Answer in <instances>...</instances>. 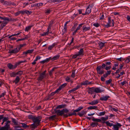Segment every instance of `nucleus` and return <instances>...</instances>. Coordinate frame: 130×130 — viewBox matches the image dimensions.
<instances>
[{
    "label": "nucleus",
    "instance_id": "obj_16",
    "mask_svg": "<svg viewBox=\"0 0 130 130\" xmlns=\"http://www.w3.org/2000/svg\"><path fill=\"white\" fill-rule=\"evenodd\" d=\"M56 115H53L49 117L48 118L50 120H53L57 119V118L56 117Z\"/></svg>",
    "mask_w": 130,
    "mask_h": 130
},
{
    "label": "nucleus",
    "instance_id": "obj_1",
    "mask_svg": "<svg viewBox=\"0 0 130 130\" xmlns=\"http://www.w3.org/2000/svg\"><path fill=\"white\" fill-rule=\"evenodd\" d=\"M55 113H57L58 116H63L65 118H67L68 116H71L73 115H76L75 112H74L73 113H69V110L67 108L63 109L62 110H55Z\"/></svg>",
    "mask_w": 130,
    "mask_h": 130
},
{
    "label": "nucleus",
    "instance_id": "obj_64",
    "mask_svg": "<svg viewBox=\"0 0 130 130\" xmlns=\"http://www.w3.org/2000/svg\"><path fill=\"white\" fill-rule=\"evenodd\" d=\"M0 130H6V129L4 127H1Z\"/></svg>",
    "mask_w": 130,
    "mask_h": 130
},
{
    "label": "nucleus",
    "instance_id": "obj_7",
    "mask_svg": "<svg viewBox=\"0 0 130 130\" xmlns=\"http://www.w3.org/2000/svg\"><path fill=\"white\" fill-rule=\"evenodd\" d=\"M122 125L119 123H117L116 124H115L113 128V129L114 130H118L119 127H121Z\"/></svg>",
    "mask_w": 130,
    "mask_h": 130
},
{
    "label": "nucleus",
    "instance_id": "obj_5",
    "mask_svg": "<svg viewBox=\"0 0 130 130\" xmlns=\"http://www.w3.org/2000/svg\"><path fill=\"white\" fill-rule=\"evenodd\" d=\"M46 75H45L41 73H40L39 77L37 78V79L39 82L42 81L43 79L46 77Z\"/></svg>",
    "mask_w": 130,
    "mask_h": 130
},
{
    "label": "nucleus",
    "instance_id": "obj_54",
    "mask_svg": "<svg viewBox=\"0 0 130 130\" xmlns=\"http://www.w3.org/2000/svg\"><path fill=\"white\" fill-rule=\"evenodd\" d=\"M58 67H55L53 68L50 71L52 73L55 70L57 69L58 68Z\"/></svg>",
    "mask_w": 130,
    "mask_h": 130
},
{
    "label": "nucleus",
    "instance_id": "obj_61",
    "mask_svg": "<svg viewBox=\"0 0 130 130\" xmlns=\"http://www.w3.org/2000/svg\"><path fill=\"white\" fill-rule=\"evenodd\" d=\"M79 56L77 54L74 55L72 57L73 58L75 59L76 58L77 56Z\"/></svg>",
    "mask_w": 130,
    "mask_h": 130
},
{
    "label": "nucleus",
    "instance_id": "obj_49",
    "mask_svg": "<svg viewBox=\"0 0 130 130\" xmlns=\"http://www.w3.org/2000/svg\"><path fill=\"white\" fill-rule=\"evenodd\" d=\"M23 73V72L21 71H18V72L16 73V74L17 75H19L20 76Z\"/></svg>",
    "mask_w": 130,
    "mask_h": 130
},
{
    "label": "nucleus",
    "instance_id": "obj_38",
    "mask_svg": "<svg viewBox=\"0 0 130 130\" xmlns=\"http://www.w3.org/2000/svg\"><path fill=\"white\" fill-rule=\"evenodd\" d=\"M108 116H106L105 118L102 117L101 118V119L102 121H106L108 119Z\"/></svg>",
    "mask_w": 130,
    "mask_h": 130
},
{
    "label": "nucleus",
    "instance_id": "obj_52",
    "mask_svg": "<svg viewBox=\"0 0 130 130\" xmlns=\"http://www.w3.org/2000/svg\"><path fill=\"white\" fill-rule=\"evenodd\" d=\"M75 70H73L72 71V74L71 75V77H75Z\"/></svg>",
    "mask_w": 130,
    "mask_h": 130
},
{
    "label": "nucleus",
    "instance_id": "obj_43",
    "mask_svg": "<svg viewBox=\"0 0 130 130\" xmlns=\"http://www.w3.org/2000/svg\"><path fill=\"white\" fill-rule=\"evenodd\" d=\"M27 38H28L27 37H25L23 38H21V39H18L17 40V42H18V41H19L25 40L26 39H27Z\"/></svg>",
    "mask_w": 130,
    "mask_h": 130
},
{
    "label": "nucleus",
    "instance_id": "obj_9",
    "mask_svg": "<svg viewBox=\"0 0 130 130\" xmlns=\"http://www.w3.org/2000/svg\"><path fill=\"white\" fill-rule=\"evenodd\" d=\"M94 87H92L89 88L88 90V92L89 93L92 94H93L94 92H95Z\"/></svg>",
    "mask_w": 130,
    "mask_h": 130
},
{
    "label": "nucleus",
    "instance_id": "obj_19",
    "mask_svg": "<svg viewBox=\"0 0 130 130\" xmlns=\"http://www.w3.org/2000/svg\"><path fill=\"white\" fill-rule=\"evenodd\" d=\"M67 24L66 23L64 25V28L62 30V32H63V34H64L66 33L67 31Z\"/></svg>",
    "mask_w": 130,
    "mask_h": 130
},
{
    "label": "nucleus",
    "instance_id": "obj_27",
    "mask_svg": "<svg viewBox=\"0 0 130 130\" xmlns=\"http://www.w3.org/2000/svg\"><path fill=\"white\" fill-rule=\"evenodd\" d=\"M83 48H81L79 51L78 52V54H77V55L79 56L82 55H83Z\"/></svg>",
    "mask_w": 130,
    "mask_h": 130
},
{
    "label": "nucleus",
    "instance_id": "obj_47",
    "mask_svg": "<svg viewBox=\"0 0 130 130\" xmlns=\"http://www.w3.org/2000/svg\"><path fill=\"white\" fill-rule=\"evenodd\" d=\"M104 63L105 64V65H106V66H108L110 65V64H111V63L110 62L107 61L105 62Z\"/></svg>",
    "mask_w": 130,
    "mask_h": 130
},
{
    "label": "nucleus",
    "instance_id": "obj_3",
    "mask_svg": "<svg viewBox=\"0 0 130 130\" xmlns=\"http://www.w3.org/2000/svg\"><path fill=\"white\" fill-rule=\"evenodd\" d=\"M111 23H112V25H111V26H113L114 25V22L113 20L111 19V17H108V21L107 23V25H104V27L105 28H108L109 27H110L111 26L110 25V24Z\"/></svg>",
    "mask_w": 130,
    "mask_h": 130
},
{
    "label": "nucleus",
    "instance_id": "obj_6",
    "mask_svg": "<svg viewBox=\"0 0 130 130\" xmlns=\"http://www.w3.org/2000/svg\"><path fill=\"white\" fill-rule=\"evenodd\" d=\"M106 67V65L104 63H102V66H99L97 67L96 68V70L99 71L102 69H105Z\"/></svg>",
    "mask_w": 130,
    "mask_h": 130
},
{
    "label": "nucleus",
    "instance_id": "obj_40",
    "mask_svg": "<svg viewBox=\"0 0 130 130\" xmlns=\"http://www.w3.org/2000/svg\"><path fill=\"white\" fill-rule=\"evenodd\" d=\"M49 30H48L47 31L45 32H44V33L41 34V36H45L47 35L49 33Z\"/></svg>",
    "mask_w": 130,
    "mask_h": 130
},
{
    "label": "nucleus",
    "instance_id": "obj_17",
    "mask_svg": "<svg viewBox=\"0 0 130 130\" xmlns=\"http://www.w3.org/2000/svg\"><path fill=\"white\" fill-rule=\"evenodd\" d=\"M38 125L37 124L34 123L31 124L30 125V127L31 128L35 129L37 128Z\"/></svg>",
    "mask_w": 130,
    "mask_h": 130
},
{
    "label": "nucleus",
    "instance_id": "obj_12",
    "mask_svg": "<svg viewBox=\"0 0 130 130\" xmlns=\"http://www.w3.org/2000/svg\"><path fill=\"white\" fill-rule=\"evenodd\" d=\"M92 84L91 82H89L88 80H86L85 81L81 83V85H90Z\"/></svg>",
    "mask_w": 130,
    "mask_h": 130
},
{
    "label": "nucleus",
    "instance_id": "obj_46",
    "mask_svg": "<svg viewBox=\"0 0 130 130\" xmlns=\"http://www.w3.org/2000/svg\"><path fill=\"white\" fill-rule=\"evenodd\" d=\"M34 50L33 49L32 50H29L27 51V52L28 54H31L34 51Z\"/></svg>",
    "mask_w": 130,
    "mask_h": 130
},
{
    "label": "nucleus",
    "instance_id": "obj_34",
    "mask_svg": "<svg viewBox=\"0 0 130 130\" xmlns=\"http://www.w3.org/2000/svg\"><path fill=\"white\" fill-rule=\"evenodd\" d=\"M17 74L14 72H12L10 74V76L11 77H15Z\"/></svg>",
    "mask_w": 130,
    "mask_h": 130
},
{
    "label": "nucleus",
    "instance_id": "obj_44",
    "mask_svg": "<svg viewBox=\"0 0 130 130\" xmlns=\"http://www.w3.org/2000/svg\"><path fill=\"white\" fill-rule=\"evenodd\" d=\"M93 25L96 27H98L100 26V24L99 23H94L93 24Z\"/></svg>",
    "mask_w": 130,
    "mask_h": 130
},
{
    "label": "nucleus",
    "instance_id": "obj_58",
    "mask_svg": "<svg viewBox=\"0 0 130 130\" xmlns=\"http://www.w3.org/2000/svg\"><path fill=\"white\" fill-rule=\"evenodd\" d=\"M20 13H21L22 14H24L25 13H26V10H25L24 11L22 10V11H20Z\"/></svg>",
    "mask_w": 130,
    "mask_h": 130
},
{
    "label": "nucleus",
    "instance_id": "obj_22",
    "mask_svg": "<svg viewBox=\"0 0 130 130\" xmlns=\"http://www.w3.org/2000/svg\"><path fill=\"white\" fill-rule=\"evenodd\" d=\"M7 67L8 68L11 70H13L14 69L13 68V65L12 64L10 63H8L7 65Z\"/></svg>",
    "mask_w": 130,
    "mask_h": 130
},
{
    "label": "nucleus",
    "instance_id": "obj_8",
    "mask_svg": "<svg viewBox=\"0 0 130 130\" xmlns=\"http://www.w3.org/2000/svg\"><path fill=\"white\" fill-rule=\"evenodd\" d=\"M110 96H103L102 97H101L100 98V100L101 101H107L108 99L109 98Z\"/></svg>",
    "mask_w": 130,
    "mask_h": 130
},
{
    "label": "nucleus",
    "instance_id": "obj_35",
    "mask_svg": "<svg viewBox=\"0 0 130 130\" xmlns=\"http://www.w3.org/2000/svg\"><path fill=\"white\" fill-rule=\"evenodd\" d=\"M67 84L66 83L60 86L59 87V88H60V89L61 90L62 88L64 87Z\"/></svg>",
    "mask_w": 130,
    "mask_h": 130
},
{
    "label": "nucleus",
    "instance_id": "obj_18",
    "mask_svg": "<svg viewBox=\"0 0 130 130\" xmlns=\"http://www.w3.org/2000/svg\"><path fill=\"white\" fill-rule=\"evenodd\" d=\"M20 78L18 76H17L15 79L14 81H13V83H14L15 84H17L20 81Z\"/></svg>",
    "mask_w": 130,
    "mask_h": 130
},
{
    "label": "nucleus",
    "instance_id": "obj_15",
    "mask_svg": "<svg viewBox=\"0 0 130 130\" xmlns=\"http://www.w3.org/2000/svg\"><path fill=\"white\" fill-rule=\"evenodd\" d=\"M99 103V101L98 100H94L91 102H89L88 104L89 105H92L96 104Z\"/></svg>",
    "mask_w": 130,
    "mask_h": 130
},
{
    "label": "nucleus",
    "instance_id": "obj_57",
    "mask_svg": "<svg viewBox=\"0 0 130 130\" xmlns=\"http://www.w3.org/2000/svg\"><path fill=\"white\" fill-rule=\"evenodd\" d=\"M51 11V10L50 9H47L45 10V13H50Z\"/></svg>",
    "mask_w": 130,
    "mask_h": 130
},
{
    "label": "nucleus",
    "instance_id": "obj_53",
    "mask_svg": "<svg viewBox=\"0 0 130 130\" xmlns=\"http://www.w3.org/2000/svg\"><path fill=\"white\" fill-rule=\"evenodd\" d=\"M124 64V63H122V64H120V68H119L120 70H122V69L123 67Z\"/></svg>",
    "mask_w": 130,
    "mask_h": 130
},
{
    "label": "nucleus",
    "instance_id": "obj_25",
    "mask_svg": "<svg viewBox=\"0 0 130 130\" xmlns=\"http://www.w3.org/2000/svg\"><path fill=\"white\" fill-rule=\"evenodd\" d=\"M59 57V55H57L56 56H55L53 57V58H51V60L53 61L55 60H57L58 59Z\"/></svg>",
    "mask_w": 130,
    "mask_h": 130
},
{
    "label": "nucleus",
    "instance_id": "obj_4",
    "mask_svg": "<svg viewBox=\"0 0 130 130\" xmlns=\"http://www.w3.org/2000/svg\"><path fill=\"white\" fill-rule=\"evenodd\" d=\"M19 47H17L15 49L12 50H9V53H10L16 54L19 51Z\"/></svg>",
    "mask_w": 130,
    "mask_h": 130
},
{
    "label": "nucleus",
    "instance_id": "obj_45",
    "mask_svg": "<svg viewBox=\"0 0 130 130\" xmlns=\"http://www.w3.org/2000/svg\"><path fill=\"white\" fill-rule=\"evenodd\" d=\"M83 23L81 24L78 25V26L77 27L76 29L77 30H78L80 28L82 27V25H83Z\"/></svg>",
    "mask_w": 130,
    "mask_h": 130
},
{
    "label": "nucleus",
    "instance_id": "obj_42",
    "mask_svg": "<svg viewBox=\"0 0 130 130\" xmlns=\"http://www.w3.org/2000/svg\"><path fill=\"white\" fill-rule=\"evenodd\" d=\"M110 107L111 108V110L112 111L113 110V111H115L116 112H117L118 110V109H116L112 107L111 106H110Z\"/></svg>",
    "mask_w": 130,
    "mask_h": 130
},
{
    "label": "nucleus",
    "instance_id": "obj_51",
    "mask_svg": "<svg viewBox=\"0 0 130 130\" xmlns=\"http://www.w3.org/2000/svg\"><path fill=\"white\" fill-rule=\"evenodd\" d=\"M43 4V3H37L35 4V6H37V7H39L40 6H42Z\"/></svg>",
    "mask_w": 130,
    "mask_h": 130
},
{
    "label": "nucleus",
    "instance_id": "obj_48",
    "mask_svg": "<svg viewBox=\"0 0 130 130\" xmlns=\"http://www.w3.org/2000/svg\"><path fill=\"white\" fill-rule=\"evenodd\" d=\"M105 113V112L104 111L103 112H100L99 113V115H98V116H102L104 115Z\"/></svg>",
    "mask_w": 130,
    "mask_h": 130
},
{
    "label": "nucleus",
    "instance_id": "obj_63",
    "mask_svg": "<svg viewBox=\"0 0 130 130\" xmlns=\"http://www.w3.org/2000/svg\"><path fill=\"white\" fill-rule=\"evenodd\" d=\"M111 123L109 122L108 121H107L106 122V125L107 126H110Z\"/></svg>",
    "mask_w": 130,
    "mask_h": 130
},
{
    "label": "nucleus",
    "instance_id": "obj_23",
    "mask_svg": "<svg viewBox=\"0 0 130 130\" xmlns=\"http://www.w3.org/2000/svg\"><path fill=\"white\" fill-rule=\"evenodd\" d=\"M93 117V118L92 119V120L94 122H101V119H96L94 118Z\"/></svg>",
    "mask_w": 130,
    "mask_h": 130
},
{
    "label": "nucleus",
    "instance_id": "obj_29",
    "mask_svg": "<svg viewBox=\"0 0 130 130\" xmlns=\"http://www.w3.org/2000/svg\"><path fill=\"white\" fill-rule=\"evenodd\" d=\"M104 43L102 42H100L99 43L100 47L102 48L104 45Z\"/></svg>",
    "mask_w": 130,
    "mask_h": 130
},
{
    "label": "nucleus",
    "instance_id": "obj_28",
    "mask_svg": "<svg viewBox=\"0 0 130 130\" xmlns=\"http://www.w3.org/2000/svg\"><path fill=\"white\" fill-rule=\"evenodd\" d=\"M89 6L88 7L86 10V13H87L88 14H89L91 12V9H90L89 7Z\"/></svg>",
    "mask_w": 130,
    "mask_h": 130
},
{
    "label": "nucleus",
    "instance_id": "obj_56",
    "mask_svg": "<svg viewBox=\"0 0 130 130\" xmlns=\"http://www.w3.org/2000/svg\"><path fill=\"white\" fill-rule=\"evenodd\" d=\"M26 45V43H24L22 44H20V46H19L18 47H19L20 50L21 47H23L24 46H25Z\"/></svg>",
    "mask_w": 130,
    "mask_h": 130
},
{
    "label": "nucleus",
    "instance_id": "obj_14",
    "mask_svg": "<svg viewBox=\"0 0 130 130\" xmlns=\"http://www.w3.org/2000/svg\"><path fill=\"white\" fill-rule=\"evenodd\" d=\"M94 91L96 93H100L104 91V90H100V88L94 87Z\"/></svg>",
    "mask_w": 130,
    "mask_h": 130
},
{
    "label": "nucleus",
    "instance_id": "obj_37",
    "mask_svg": "<svg viewBox=\"0 0 130 130\" xmlns=\"http://www.w3.org/2000/svg\"><path fill=\"white\" fill-rule=\"evenodd\" d=\"M51 96L50 95L46 96L44 99V101H47L49 100L51 98Z\"/></svg>",
    "mask_w": 130,
    "mask_h": 130
},
{
    "label": "nucleus",
    "instance_id": "obj_55",
    "mask_svg": "<svg viewBox=\"0 0 130 130\" xmlns=\"http://www.w3.org/2000/svg\"><path fill=\"white\" fill-rule=\"evenodd\" d=\"M48 2L51 3L52 2H56L57 0H47Z\"/></svg>",
    "mask_w": 130,
    "mask_h": 130
},
{
    "label": "nucleus",
    "instance_id": "obj_41",
    "mask_svg": "<svg viewBox=\"0 0 130 130\" xmlns=\"http://www.w3.org/2000/svg\"><path fill=\"white\" fill-rule=\"evenodd\" d=\"M125 61L127 63L130 61V56H129L128 57V58L126 59Z\"/></svg>",
    "mask_w": 130,
    "mask_h": 130
},
{
    "label": "nucleus",
    "instance_id": "obj_21",
    "mask_svg": "<svg viewBox=\"0 0 130 130\" xmlns=\"http://www.w3.org/2000/svg\"><path fill=\"white\" fill-rule=\"evenodd\" d=\"M0 18L1 20H4L6 21H7L8 22L9 21H11V19L9 20L8 18L7 17H0Z\"/></svg>",
    "mask_w": 130,
    "mask_h": 130
},
{
    "label": "nucleus",
    "instance_id": "obj_11",
    "mask_svg": "<svg viewBox=\"0 0 130 130\" xmlns=\"http://www.w3.org/2000/svg\"><path fill=\"white\" fill-rule=\"evenodd\" d=\"M90 29V27H86L85 25L83 27V32L87 31L88 30H89Z\"/></svg>",
    "mask_w": 130,
    "mask_h": 130
},
{
    "label": "nucleus",
    "instance_id": "obj_26",
    "mask_svg": "<svg viewBox=\"0 0 130 130\" xmlns=\"http://www.w3.org/2000/svg\"><path fill=\"white\" fill-rule=\"evenodd\" d=\"M83 108V107H78L77 109L74 110H72L74 112H78L80 111L81 109Z\"/></svg>",
    "mask_w": 130,
    "mask_h": 130
},
{
    "label": "nucleus",
    "instance_id": "obj_50",
    "mask_svg": "<svg viewBox=\"0 0 130 130\" xmlns=\"http://www.w3.org/2000/svg\"><path fill=\"white\" fill-rule=\"evenodd\" d=\"M111 66H106V68H105V69L107 70H109L111 68Z\"/></svg>",
    "mask_w": 130,
    "mask_h": 130
},
{
    "label": "nucleus",
    "instance_id": "obj_24",
    "mask_svg": "<svg viewBox=\"0 0 130 130\" xmlns=\"http://www.w3.org/2000/svg\"><path fill=\"white\" fill-rule=\"evenodd\" d=\"M98 108V107L95 106H90L88 107L87 109H96Z\"/></svg>",
    "mask_w": 130,
    "mask_h": 130
},
{
    "label": "nucleus",
    "instance_id": "obj_39",
    "mask_svg": "<svg viewBox=\"0 0 130 130\" xmlns=\"http://www.w3.org/2000/svg\"><path fill=\"white\" fill-rule=\"evenodd\" d=\"M112 80L111 79H110L108 80H106V85L109 84L111 82Z\"/></svg>",
    "mask_w": 130,
    "mask_h": 130
},
{
    "label": "nucleus",
    "instance_id": "obj_36",
    "mask_svg": "<svg viewBox=\"0 0 130 130\" xmlns=\"http://www.w3.org/2000/svg\"><path fill=\"white\" fill-rule=\"evenodd\" d=\"M12 121L13 123H14V125H16L18 124V123H17L16 121V120L12 118Z\"/></svg>",
    "mask_w": 130,
    "mask_h": 130
},
{
    "label": "nucleus",
    "instance_id": "obj_30",
    "mask_svg": "<svg viewBox=\"0 0 130 130\" xmlns=\"http://www.w3.org/2000/svg\"><path fill=\"white\" fill-rule=\"evenodd\" d=\"M55 43L53 44L52 45H50L48 47V50H51L55 46Z\"/></svg>",
    "mask_w": 130,
    "mask_h": 130
},
{
    "label": "nucleus",
    "instance_id": "obj_10",
    "mask_svg": "<svg viewBox=\"0 0 130 130\" xmlns=\"http://www.w3.org/2000/svg\"><path fill=\"white\" fill-rule=\"evenodd\" d=\"M87 112V111L86 110H83L81 111V112H79L78 113V115L80 117H83L84 114H86Z\"/></svg>",
    "mask_w": 130,
    "mask_h": 130
},
{
    "label": "nucleus",
    "instance_id": "obj_31",
    "mask_svg": "<svg viewBox=\"0 0 130 130\" xmlns=\"http://www.w3.org/2000/svg\"><path fill=\"white\" fill-rule=\"evenodd\" d=\"M32 27V26H29L27 27H26L25 29V31H28L29 30H30L31 28Z\"/></svg>",
    "mask_w": 130,
    "mask_h": 130
},
{
    "label": "nucleus",
    "instance_id": "obj_2",
    "mask_svg": "<svg viewBox=\"0 0 130 130\" xmlns=\"http://www.w3.org/2000/svg\"><path fill=\"white\" fill-rule=\"evenodd\" d=\"M28 118L29 119H31L32 121L36 124L39 125L40 123V121L41 120L42 117L41 116H38L36 117V116H33L32 115H30L28 116Z\"/></svg>",
    "mask_w": 130,
    "mask_h": 130
},
{
    "label": "nucleus",
    "instance_id": "obj_60",
    "mask_svg": "<svg viewBox=\"0 0 130 130\" xmlns=\"http://www.w3.org/2000/svg\"><path fill=\"white\" fill-rule=\"evenodd\" d=\"M20 124L22 125V127L24 128H26V124L22 123H21Z\"/></svg>",
    "mask_w": 130,
    "mask_h": 130
},
{
    "label": "nucleus",
    "instance_id": "obj_13",
    "mask_svg": "<svg viewBox=\"0 0 130 130\" xmlns=\"http://www.w3.org/2000/svg\"><path fill=\"white\" fill-rule=\"evenodd\" d=\"M66 106V104H62L61 105H59L57 106V107H56V109H54V111L55 112V109L56 110H56L57 109H58V108H64Z\"/></svg>",
    "mask_w": 130,
    "mask_h": 130
},
{
    "label": "nucleus",
    "instance_id": "obj_20",
    "mask_svg": "<svg viewBox=\"0 0 130 130\" xmlns=\"http://www.w3.org/2000/svg\"><path fill=\"white\" fill-rule=\"evenodd\" d=\"M3 22L4 23L1 24V27L0 28L1 30L8 23V22H7L6 21H5V22L3 21Z\"/></svg>",
    "mask_w": 130,
    "mask_h": 130
},
{
    "label": "nucleus",
    "instance_id": "obj_33",
    "mask_svg": "<svg viewBox=\"0 0 130 130\" xmlns=\"http://www.w3.org/2000/svg\"><path fill=\"white\" fill-rule=\"evenodd\" d=\"M98 73H99L100 75H102L103 74L104 72V70H100L99 71L97 70Z\"/></svg>",
    "mask_w": 130,
    "mask_h": 130
},
{
    "label": "nucleus",
    "instance_id": "obj_62",
    "mask_svg": "<svg viewBox=\"0 0 130 130\" xmlns=\"http://www.w3.org/2000/svg\"><path fill=\"white\" fill-rule=\"evenodd\" d=\"M127 83L126 81H124L123 82H122L121 83V84L122 85V86H123Z\"/></svg>",
    "mask_w": 130,
    "mask_h": 130
},
{
    "label": "nucleus",
    "instance_id": "obj_32",
    "mask_svg": "<svg viewBox=\"0 0 130 130\" xmlns=\"http://www.w3.org/2000/svg\"><path fill=\"white\" fill-rule=\"evenodd\" d=\"M4 127L6 128V130H8L10 128V125L7 123L6 124V125Z\"/></svg>",
    "mask_w": 130,
    "mask_h": 130
},
{
    "label": "nucleus",
    "instance_id": "obj_59",
    "mask_svg": "<svg viewBox=\"0 0 130 130\" xmlns=\"http://www.w3.org/2000/svg\"><path fill=\"white\" fill-rule=\"evenodd\" d=\"M76 90L75 89V88H73L72 89H71V90H70L69 91V93H71L72 92H74V91Z\"/></svg>",
    "mask_w": 130,
    "mask_h": 130
}]
</instances>
